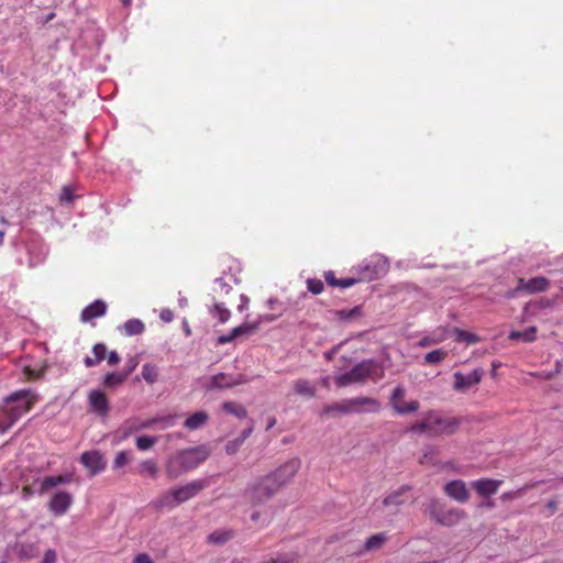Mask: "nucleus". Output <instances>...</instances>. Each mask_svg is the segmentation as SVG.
Instances as JSON below:
<instances>
[{
	"label": "nucleus",
	"mask_w": 563,
	"mask_h": 563,
	"mask_svg": "<svg viewBox=\"0 0 563 563\" xmlns=\"http://www.w3.org/2000/svg\"><path fill=\"white\" fill-rule=\"evenodd\" d=\"M209 454V450L203 445L176 452L166 462V476L170 481L178 478L181 474L196 468L205 462Z\"/></svg>",
	"instance_id": "f257e3e1"
},
{
	"label": "nucleus",
	"mask_w": 563,
	"mask_h": 563,
	"mask_svg": "<svg viewBox=\"0 0 563 563\" xmlns=\"http://www.w3.org/2000/svg\"><path fill=\"white\" fill-rule=\"evenodd\" d=\"M208 485L206 479H196L186 485L170 488L155 501L157 508H174L197 496Z\"/></svg>",
	"instance_id": "f03ea898"
},
{
	"label": "nucleus",
	"mask_w": 563,
	"mask_h": 563,
	"mask_svg": "<svg viewBox=\"0 0 563 563\" xmlns=\"http://www.w3.org/2000/svg\"><path fill=\"white\" fill-rule=\"evenodd\" d=\"M383 366L375 360H364L357 363L353 368L344 374L336 376L338 386H347L354 383L364 382L367 378L377 382L384 377Z\"/></svg>",
	"instance_id": "7ed1b4c3"
},
{
	"label": "nucleus",
	"mask_w": 563,
	"mask_h": 563,
	"mask_svg": "<svg viewBox=\"0 0 563 563\" xmlns=\"http://www.w3.org/2000/svg\"><path fill=\"white\" fill-rule=\"evenodd\" d=\"M424 508L432 521L444 527H453L466 517L464 510L448 507L438 498L429 499L424 504Z\"/></svg>",
	"instance_id": "20e7f679"
},
{
	"label": "nucleus",
	"mask_w": 563,
	"mask_h": 563,
	"mask_svg": "<svg viewBox=\"0 0 563 563\" xmlns=\"http://www.w3.org/2000/svg\"><path fill=\"white\" fill-rule=\"evenodd\" d=\"M273 476L258 477L252 483L244 493L245 498L252 506L263 505L268 501L279 490V485L276 484Z\"/></svg>",
	"instance_id": "39448f33"
},
{
	"label": "nucleus",
	"mask_w": 563,
	"mask_h": 563,
	"mask_svg": "<svg viewBox=\"0 0 563 563\" xmlns=\"http://www.w3.org/2000/svg\"><path fill=\"white\" fill-rule=\"evenodd\" d=\"M31 395V390L21 389L18 390L5 398L7 402H15L23 400V404H18L4 411L5 420L0 421V431L3 433L9 430L25 412L30 411L34 400L27 399Z\"/></svg>",
	"instance_id": "423d86ee"
},
{
	"label": "nucleus",
	"mask_w": 563,
	"mask_h": 563,
	"mask_svg": "<svg viewBox=\"0 0 563 563\" xmlns=\"http://www.w3.org/2000/svg\"><path fill=\"white\" fill-rule=\"evenodd\" d=\"M428 420L430 424V437L450 435L455 433L460 426L459 418H444L437 412H429Z\"/></svg>",
	"instance_id": "0eeeda50"
},
{
	"label": "nucleus",
	"mask_w": 563,
	"mask_h": 563,
	"mask_svg": "<svg viewBox=\"0 0 563 563\" xmlns=\"http://www.w3.org/2000/svg\"><path fill=\"white\" fill-rule=\"evenodd\" d=\"M406 397V388L402 385H398L391 391L389 398V405L394 409V411L398 415H409L418 411L420 404L418 400H411L407 404H404V399Z\"/></svg>",
	"instance_id": "6e6552de"
},
{
	"label": "nucleus",
	"mask_w": 563,
	"mask_h": 563,
	"mask_svg": "<svg viewBox=\"0 0 563 563\" xmlns=\"http://www.w3.org/2000/svg\"><path fill=\"white\" fill-rule=\"evenodd\" d=\"M301 466V461L298 457H292L280 465L274 472L267 474L268 476H273L275 478V483L279 485V489L289 483L294 476L298 473Z\"/></svg>",
	"instance_id": "1a4fd4ad"
},
{
	"label": "nucleus",
	"mask_w": 563,
	"mask_h": 563,
	"mask_svg": "<svg viewBox=\"0 0 563 563\" xmlns=\"http://www.w3.org/2000/svg\"><path fill=\"white\" fill-rule=\"evenodd\" d=\"M389 263L387 258L377 260L375 263L367 262L362 263L357 266V272L360 273V282L361 280H374L385 275L388 271Z\"/></svg>",
	"instance_id": "9d476101"
},
{
	"label": "nucleus",
	"mask_w": 563,
	"mask_h": 563,
	"mask_svg": "<svg viewBox=\"0 0 563 563\" xmlns=\"http://www.w3.org/2000/svg\"><path fill=\"white\" fill-rule=\"evenodd\" d=\"M484 371L482 368H475L467 375L455 372L453 374V389L459 393H466L481 383Z\"/></svg>",
	"instance_id": "9b49d317"
},
{
	"label": "nucleus",
	"mask_w": 563,
	"mask_h": 563,
	"mask_svg": "<svg viewBox=\"0 0 563 563\" xmlns=\"http://www.w3.org/2000/svg\"><path fill=\"white\" fill-rule=\"evenodd\" d=\"M349 404L351 413L378 412L382 408L377 399L367 396L351 398Z\"/></svg>",
	"instance_id": "f8f14e48"
},
{
	"label": "nucleus",
	"mask_w": 563,
	"mask_h": 563,
	"mask_svg": "<svg viewBox=\"0 0 563 563\" xmlns=\"http://www.w3.org/2000/svg\"><path fill=\"white\" fill-rule=\"evenodd\" d=\"M80 462L90 471V475L95 476L106 468V462L99 451H87L80 456Z\"/></svg>",
	"instance_id": "ddd939ff"
},
{
	"label": "nucleus",
	"mask_w": 563,
	"mask_h": 563,
	"mask_svg": "<svg viewBox=\"0 0 563 563\" xmlns=\"http://www.w3.org/2000/svg\"><path fill=\"white\" fill-rule=\"evenodd\" d=\"M250 379L244 374L229 376L225 373H218L211 377V386L216 388H232L249 383Z\"/></svg>",
	"instance_id": "4468645a"
},
{
	"label": "nucleus",
	"mask_w": 563,
	"mask_h": 563,
	"mask_svg": "<svg viewBox=\"0 0 563 563\" xmlns=\"http://www.w3.org/2000/svg\"><path fill=\"white\" fill-rule=\"evenodd\" d=\"M73 504V497L66 492H58L53 495L48 503V510L54 516H62L67 512Z\"/></svg>",
	"instance_id": "2eb2a0df"
},
{
	"label": "nucleus",
	"mask_w": 563,
	"mask_h": 563,
	"mask_svg": "<svg viewBox=\"0 0 563 563\" xmlns=\"http://www.w3.org/2000/svg\"><path fill=\"white\" fill-rule=\"evenodd\" d=\"M444 493L452 499L463 504L470 498V492L466 484L461 479H453L446 483L443 487Z\"/></svg>",
	"instance_id": "dca6fc26"
},
{
	"label": "nucleus",
	"mask_w": 563,
	"mask_h": 563,
	"mask_svg": "<svg viewBox=\"0 0 563 563\" xmlns=\"http://www.w3.org/2000/svg\"><path fill=\"white\" fill-rule=\"evenodd\" d=\"M88 402L92 411L99 416L104 417L108 415L110 405L106 394L99 389H92L88 394Z\"/></svg>",
	"instance_id": "f3484780"
},
{
	"label": "nucleus",
	"mask_w": 563,
	"mask_h": 563,
	"mask_svg": "<svg viewBox=\"0 0 563 563\" xmlns=\"http://www.w3.org/2000/svg\"><path fill=\"white\" fill-rule=\"evenodd\" d=\"M549 287V280L545 277H533L529 280L519 279L518 287L515 291L525 290L529 294L545 291Z\"/></svg>",
	"instance_id": "a211bd4d"
},
{
	"label": "nucleus",
	"mask_w": 563,
	"mask_h": 563,
	"mask_svg": "<svg viewBox=\"0 0 563 563\" xmlns=\"http://www.w3.org/2000/svg\"><path fill=\"white\" fill-rule=\"evenodd\" d=\"M107 312V303L102 299H97L86 308L80 313V320L82 322H90L95 318H99L104 316Z\"/></svg>",
	"instance_id": "6ab92c4d"
},
{
	"label": "nucleus",
	"mask_w": 563,
	"mask_h": 563,
	"mask_svg": "<svg viewBox=\"0 0 563 563\" xmlns=\"http://www.w3.org/2000/svg\"><path fill=\"white\" fill-rule=\"evenodd\" d=\"M501 481L492 479V478H481L474 481L472 486L481 496H490L497 493L499 486L501 485Z\"/></svg>",
	"instance_id": "aec40b11"
},
{
	"label": "nucleus",
	"mask_w": 563,
	"mask_h": 563,
	"mask_svg": "<svg viewBox=\"0 0 563 563\" xmlns=\"http://www.w3.org/2000/svg\"><path fill=\"white\" fill-rule=\"evenodd\" d=\"M335 413H338V415H350L351 413L349 399H344L341 402H334V404L324 406L320 412V416L329 417V416L335 415Z\"/></svg>",
	"instance_id": "412c9836"
},
{
	"label": "nucleus",
	"mask_w": 563,
	"mask_h": 563,
	"mask_svg": "<svg viewBox=\"0 0 563 563\" xmlns=\"http://www.w3.org/2000/svg\"><path fill=\"white\" fill-rule=\"evenodd\" d=\"M409 490V486H401L399 489L393 492L388 496H386L383 500V505L385 507L394 506L395 510L394 514L398 511V507L405 504V500L402 498L404 493Z\"/></svg>",
	"instance_id": "4be33fe9"
},
{
	"label": "nucleus",
	"mask_w": 563,
	"mask_h": 563,
	"mask_svg": "<svg viewBox=\"0 0 563 563\" xmlns=\"http://www.w3.org/2000/svg\"><path fill=\"white\" fill-rule=\"evenodd\" d=\"M73 481V474H63L58 476H47L43 479L40 493L44 494L52 487H55L60 484H68Z\"/></svg>",
	"instance_id": "5701e85b"
},
{
	"label": "nucleus",
	"mask_w": 563,
	"mask_h": 563,
	"mask_svg": "<svg viewBox=\"0 0 563 563\" xmlns=\"http://www.w3.org/2000/svg\"><path fill=\"white\" fill-rule=\"evenodd\" d=\"M388 537L386 532H379L369 537L360 553L379 550L383 544L387 541Z\"/></svg>",
	"instance_id": "b1692460"
},
{
	"label": "nucleus",
	"mask_w": 563,
	"mask_h": 563,
	"mask_svg": "<svg viewBox=\"0 0 563 563\" xmlns=\"http://www.w3.org/2000/svg\"><path fill=\"white\" fill-rule=\"evenodd\" d=\"M294 390L297 395L313 398L316 396V388L307 379H297L294 383Z\"/></svg>",
	"instance_id": "393cba45"
},
{
	"label": "nucleus",
	"mask_w": 563,
	"mask_h": 563,
	"mask_svg": "<svg viewBox=\"0 0 563 563\" xmlns=\"http://www.w3.org/2000/svg\"><path fill=\"white\" fill-rule=\"evenodd\" d=\"M536 333L537 328L536 327H529L523 331H511L508 335L509 340L512 341H522V342H533L536 341Z\"/></svg>",
	"instance_id": "a878e982"
},
{
	"label": "nucleus",
	"mask_w": 563,
	"mask_h": 563,
	"mask_svg": "<svg viewBox=\"0 0 563 563\" xmlns=\"http://www.w3.org/2000/svg\"><path fill=\"white\" fill-rule=\"evenodd\" d=\"M122 329L125 335L132 336L142 334L145 325L140 319H130L123 323Z\"/></svg>",
	"instance_id": "bb28decb"
},
{
	"label": "nucleus",
	"mask_w": 563,
	"mask_h": 563,
	"mask_svg": "<svg viewBox=\"0 0 563 563\" xmlns=\"http://www.w3.org/2000/svg\"><path fill=\"white\" fill-rule=\"evenodd\" d=\"M208 420V415L205 411H197L186 419L184 426L189 430H196L202 427Z\"/></svg>",
	"instance_id": "cd10ccee"
},
{
	"label": "nucleus",
	"mask_w": 563,
	"mask_h": 563,
	"mask_svg": "<svg viewBox=\"0 0 563 563\" xmlns=\"http://www.w3.org/2000/svg\"><path fill=\"white\" fill-rule=\"evenodd\" d=\"M126 380V375H123L122 373H108L104 375L102 379L103 386L108 388H115L121 386Z\"/></svg>",
	"instance_id": "c85d7f7f"
},
{
	"label": "nucleus",
	"mask_w": 563,
	"mask_h": 563,
	"mask_svg": "<svg viewBox=\"0 0 563 563\" xmlns=\"http://www.w3.org/2000/svg\"><path fill=\"white\" fill-rule=\"evenodd\" d=\"M334 314L338 320H340L342 322H346V321H351L353 319L360 318L362 316V308H361V306H355L354 308H352L350 310H345V309L335 310Z\"/></svg>",
	"instance_id": "c756f323"
},
{
	"label": "nucleus",
	"mask_w": 563,
	"mask_h": 563,
	"mask_svg": "<svg viewBox=\"0 0 563 563\" xmlns=\"http://www.w3.org/2000/svg\"><path fill=\"white\" fill-rule=\"evenodd\" d=\"M222 409L238 418H246L247 417V410L240 404H236L234 401H225L222 404Z\"/></svg>",
	"instance_id": "7c9ffc66"
},
{
	"label": "nucleus",
	"mask_w": 563,
	"mask_h": 563,
	"mask_svg": "<svg viewBox=\"0 0 563 563\" xmlns=\"http://www.w3.org/2000/svg\"><path fill=\"white\" fill-rule=\"evenodd\" d=\"M233 537L231 530H217L208 536V540L214 544H224Z\"/></svg>",
	"instance_id": "2f4dec72"
},
{
	"label": "nucleus",
	"mask_w": 563,
	"mask_h": 563,
	"mask_svg": "<svg viewBox=\"0 0 563 563\" xmlns=\"http://www.w3.org/2000/svg\"><path fill=\"white\" fill-rule=\"evenodd\" d=\"M139 472L141 474H147L152 478H156L158 474L157 463L154 460H145L139 465Z\"/></svg>",
	"instance_id": "473e14b6"
},
{
	"label": "nucleus",
	"mask_w": 563,
	"mask_h": 563,
	"mask_svg": "<svg viewBox=\"0 0 563 563\" xmlns=\"http://www.w3.org/2000/svg\"><path fill=\"white\" fill-rule=\"evenodd\" d=\"M260 328V322L254 323H243L233 330V335L241 336V335H251L254 334Z\"/></svg>",
	"instance_id": "72a5a7b5"
},
{
	"label": "nucleus",
	"mask_w": 563,
	"mask_h": 563,
	"mask_svg": "<svg viewBox=\"0 0 563 563\" xmlns=\"http://www.w3.org/2000/svg\"><path fill=\"white\" fill-rule=\"evenodd\" d=\"M157 367L154 364L146 363L142 366V377L148 384H154L157 380Z\"/></svg>",
	"instance_id": "f704fd0d"
},
{
	"label": "nucleus",
	"mask_w": 563,
	"mask_h": 563,
	"mask_svg": "<svg viewBox=\"0 0 563 563\" xmlns=\"http://www.w3.org/2000/svg\"><path fill=\"white\" fill-rule=\"evenodd\" d=\"M448 355L443 349L433 350L426 354L424 362L427 364H440Z\"/></svg>",
	"instance_id": "c9c22d12"
},
{
	"label": "nucleus",
	"mask_w": 563,
	"mask_h": 563,
	"mask_svg": "<svg viewBox=\"0 0 563 563\" xmlns=\"http://www.w3.org/2000/svg\"><path fill=\"white\" fill-rule=\"evenodd\" d=\"M454 333L456 335V341L459 342H466L467 344H475L479 341V338L471 332L461 330L459 328L454 329Z\"/></svg>",
	"instance_id": "e433bc0d"
},
{
	"label": "nucleus",
	"mask_w": 563,
	"mask_h": 563,
	"mask_svg": "<svg viewBox=\"0 0 563 563\" xmlns=\"http://www.w3.org/2000/svg\"><path fill=\"white\" fill-rule=\"evenodd\" d=\"M158 438L157 437H148V435H142L136 439V448L141 451H146L151 449L156 442Z\"/></svg>",
	"instance_id": "4c0bfd02"
},
{
	"label": "nucleus",
	"mask_w": 563,
	"mask_h": 563,
	"mask_svg": "<svg viewBox=\"0 0 563 563\" xmlns=\"http://www.w3.org/2000/svg\"><path fill=\"white\" fill-rule=\"evenodd\" d=\"M212 313L218 317L219 321L222 323L227 322L231 317L230 310L224 308L221 303H214Z\"/></svg>",
	"instance_id": "58836bf2"
},
{
	"label": "nucleus",
	"mask_w": 563,
	"mask_h": 563,
	"mask_svg": "<svg viewBox=\"0 0 563 563\" xmlns=\"http://www.w3.org/2000/svg\"><path fill=\"white\" fill-rule=\"evenodd\" d=\"M307 288L313 295H319L323 291L324 285L321 279L318 278H308Z\"/></svg>",
	"instance_id": "ea45409f"
},
{
	"label": "nucleus",
	"mask_w": 563,
	"mask_h": 563,
	"mask_svg": "<svg viewBox=\"0 0 563 563\" xmlns=\"http://www.w3.org/2000/svg\"><path fill=\"white\" fill-rule=\"evenodd\" d=\"M411 430L413 432L426 433V434L430 435V424H429V420H428V415L421 421L412 424Z\"/></svg>",
	"instance_id": "a19ab883"
},
{
	"label": "nucleus",
	"mask_w": 563,
	"mask_h": 563,
	"mask_svg": "<svg viewBox=\"0 0 563 563\" xmlns=\"http://www.w3.org/2000/svg\"><path fill=\"white\" fill-rule=\"evenodd\" d=\"M267 563H298V555L296 553H285L272 559Z\"/></svg>",
	"instance_id": "79ce46f5"
},
{
	"label": "nucleus",
	"mask_w": 563,
	"mask_h": 563,
	"mask_svg": "<svg viewBox=\"0 0 563 563\" xmlns=\"http://www.w3.org/2000/svg\"><path fill=\"white\" fill-rule=\"evenodd\" d=\"M92 353L95 356V361L98 362V364L103 361L107 356V346L104 343H97L92 347Z\"/></svg>",
	"instance_id": "37998d69"
},
{
	"label": "nucleus",
	"mask_w": 563,
	"mask_h": 563,
	"mask_svg": "<svg viewBox=\"0 0 563 563\" xmlns=\"http://www.w3.org/2000/svg\"><path fill=\"white\" fill-rule=\"evenodd\" d=\"M129 462H130L129 452L120 451L115 455V459L113 462V468H121V467L125 466Z\"/></svg>",
	"instance_id": "c03bdc74"
},
{
	"label": "nucleus",
	"mask_w": 563,
	"mask_h": 563,
	"mask_svg": "<svg viewBox=\"0 0 563 563\" xmlns=\"http://www.w3.org/2000/svg\"><path fill=\"white\" fill-rule=\"evenodd\" d=\"M243 443L244 442H242L239 437L235 438L234 440L229 441L225 444L227 454H229V455L235 454Z\"/></svg>",
	"instance_id": "a18cd8bd"
},
{
	"label": "nucleus",
	"mask_w": 563,
	"mask_h": 563,
	"mask_svg": "<svg viewBox=\"0 0 563 563\" xmlns=\"http://www.w3.org/2000/svg\"><path fill=\"white\" fill-rule=\"evenodd\" d=\"M20 558L32 559L37 555V551L33 545H23L19 552Z\"/></svg>",
	"instance_id": "49530a36"
},
{
	"label": "nucleus",
	"mask_w": 563,
	"mask_h": 563,
	"mask_svg": "<svg viewBox=\"0 0 563 563\" xmlns=\"http://www.w3.org/2000/svg\"><path fill=\"white\" fill-rule=\"evenodd\" d=\"M59 200L63 203H70L74 200V194L69 187L65 186L63 188Z\"/></svg>",
	"instance_id": "de8ad7c7"
},
{
	"label": "nucleus",
	"mask_w": 563,
	"mask_h": 563,
	"mask_svg": "<svg viewBox=\"0 0 563 563\" xmlns=\"http://www.w3.org/2000/svg\"><path fill=\"white\" fill-rule=\"evenodd\" d=\"M57 561V554H56V551L53 550V549H48L45 553H44V558L42 560L41 563H56Z\"/></svg>",
	"instance_id": "09e8293b"
},
{
	"label": "nucleus",
	"mask_w": 563,
	"mask_h": 563,
	"mask_svg": "<svg viewBox=\"0 0 563 563\" xmlns=\"http://www.w3.org/2000/svg\"><path fill=\"white\" fill-rule=\"evenodd\" d=\"M137 361L135 357H132L128 361L126 368L121 372L123 375H126V378L130 376V374L136 368Z\"/></svg>",
	"instance_id": "8fccbe9b"
},
{
	"label": "nucleus",
	"mask_w": 563,
	"mask_h": 563,
	"mask_svg": "<svg viewBox=\"0 0 563 563\" xmlns=\"http://www.w3.org/2000/svg\"><path fill=\"white\" fill-rule=\"evenodd\" d=\"M324 279L325 282L330 285V286H333V287H338L339 286V280L334 273L332 271H329L324 274Z\"/></svg>",
	"instance_id": "3c124183"
},
{
	"label": "nucleus",
	"mask_w": 563,
	"mask_h": 563,
	"mask_svg": "<svg viewBox=\"0 0 563 563\" xmlns=\"http://www.w3.org/2000/svg\"><path fill=\"white\" fill-rule=\"evenodd\" d=\"M360 282V278H341L339 280V286L341 288H349Z\"/></svg>",
	"instance_id": "603ef678"
},
{
	"label": "nucleus",
	"mask_w": 563,
	"mask_h": 563,
	"mask_svg": "<svg viewBox=\"0 0 563 563\" xmlns=\"http://www.w3.org/2000/svg\"><path fill=\"white\" fill-rule=\"evenodd\" d=\"M106 357H107L108 364L111 366L117 365L121 360L120 355L115 351L109 352Z\"/></svg>",
	"instance_id": "864d4df0"
},
{
	"label": "nucleus",
	"mask_w": 563,
	"mask_h": 563,
	"mask_svg": "<svg viewBox=\"0 0 563 563\" xmlns=\"http://www.w3.org/2000/svg\"><path fill=\"white\" fill-rule=\"evenodd\" d=\"M214 285L220 289V291L228 294L231 290L230 285H228L223 278H216Z\"/></svg>",
	"instance_id": "5fc2aeb1"
},
{
	"label": "nucleus",
	"mask_w": 563,
	"mask_h": 563,
	"mask_svg": "<svg viewBox=\"0 0 563 563\" xmlns=\"http://www.w3.org/2000/svg\"><path fill=\"white\" fill-rule=\"evenodd\" d=\"M234 339H236V335H233V330H232L230 332V334H228V335H220L217 339V343L220 344V345H223V344L232 342Z\"/></svg>",
	"instance_id": "6e6d98bb"
},
{
	"label": "nucleus",
	"mask_w": 563,
	"mask_h": 563,
	"mask_svg": "<svg viewBox=\"0 0 563 563\" xmlns=\"http://www.w3.org/2000/svg\"><path fill=\"white\" fill-rule=\"evenodd\" d=\"M342 346V343L333 346L331 350L324 352V357L327 361H332L336 353L339 352L340 347Z\"/></svg>",
	"instance_id": "4d7b16f0"
},
{
	"label": "nucleus",
	"mask_w": 563,
	"mask_h": 563,
	"mask_svg": "<svg viewBox=\"0 0 563 563\" xmlns=\"http://www.w3.org/2000/svg\"><path fill=\"white\" fill-rule=\"evenodd\" d=\"M161 319L164 322H170L174 319V312L169 309H163L161 311Z\"/></svg>",
	"instance_id": "13d9d810"
},
{
	"label": "nucleus",
	"mask_w": 563,
	"mask_h": 563,
	"mask_svg": "<svg viewBox=\"0 0 563 563\" xmlns=\"http://www.w3.org/2000/svg\"><path fill=\"white\" fill-rule=\"evenodd\" d=\"M134 563H154L153 560L146 553L137 554L134 559Z\"/></svg>",
	"instance_id": "bf43d9fd"
},
{
	"label": "nucleus",
	"mask_w": 563,
	"mask_h": 563,
	"mask_svg": "<svg viewBox=\"0 0 563 563\" xmlns=\"http://www.w3.org/2000/svg\"><path fill=\"white\" fill-rule=\"evenodd\" d=\"M279 316H282V313L279 314H264V316H260L258 320L256 322H260V324L262 322H272V321H275Z\"/></svg>",
	"instance_id": "052dcab7"
},
{
	"label": "nucleus",
	"mask_w": 563,
	"mask_h": 563,
	"mask_svg": "<svg viewBox=\"0 0 563 563\" xmlns=\"http://www.w3.org/2000/svg\"><path fill=\"white\" fill-rule=\"evenodd\" d=\"M253 429H254V427H253V422H252L249 428L244 429L241 432V434L239 435L240 440L242 442H244L251 435V433L253 432Z\"/></svg>",
	"instance_id": "680f3d73"
},
{
	"label": "nucleus",
	"mask_w": 563,
	"mask_h": 563,
	"mask_svg": "<svg viewBox=\"0 0 563 563\" xmlns=\"http://www.w3.org/2000/svg\"><path fill=\"white\" fill-rule=\"evenodd\" d=\"M522 490H523V489H520V490H517V492H507V493H504V494L501 495V499H503V500H507V499H510V498H515V497H517V496H520Z\"/></svg>",
	"instance_id": "e2e57ef3"
},
{
	"label": "nucleus",
	"mask_w": 563,
	"mask_h": 563,
	"mask_svg": "<svg viewBox=\"0 0 563 563\" xmlns=\"http://www.w3.org/2000/svg\"><path fill=\"white\" fill-rule=\"evenodd\" d=\"M84 364L86 365V367H93L98 365V362L95 361V357L86 356L84 358Z\"/></svg>",
	"instance_id": "0e129e2a"
},
{
	"label": "nucleus",
	"mask_w": 563,
	"mask_h": 563,
	"mask_svg": "<svg viewBox=\"0 0 563 563\" xmlns=\"http://www.w3.org/2000/svg\"><path fill=\"white\" fill-rule=\"evenodd\" d=\"M547 508L549 509L550 514L553 515L558 509V503L556 500H550L547 504Z\"/></svg>",
	"instance_id": "69168bd1"
},
{
	"label": "nucleus",
	"mask_w": 563,
	"mask_h": 563,
	"mask_svg": "<svg viewBox=\"0 0 563 563\" xmlns=\"http://www.w3.org/2000/svg\"><path fill=\"white\" fill-rule=\"evenodd\" d=\"M241 299H242V303L239 306V310L244 309L245 305H247V302H249L247 297L244 295H242Z\"/></svg>",
	"instance_id": "338daca9"
},
{
	"label": "nucleus",
	"mask_w": 563,
	"mask_h": 563,
	"mask_svg": "<svg viewBox=\"0 0 563 563\" xmlns=\"http://www.w3.org/2000/svg\"><path fill=\"white\" fill-rule=\"evenodd\" d=\"M260 518V512L258 511H254L252 515H251V519L253 521H257Z\"/></svg>",
	"instance_id": "774afa93"
}]
</instances>
